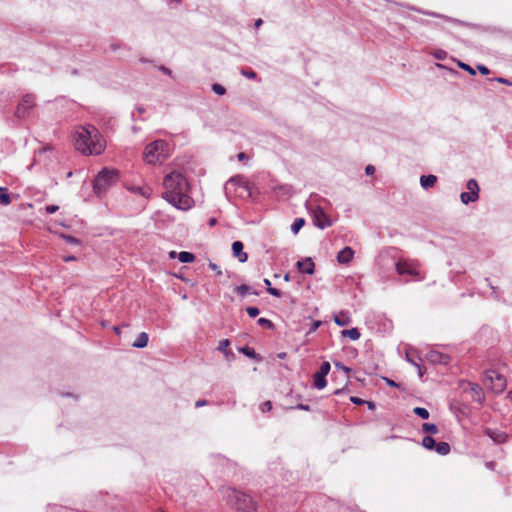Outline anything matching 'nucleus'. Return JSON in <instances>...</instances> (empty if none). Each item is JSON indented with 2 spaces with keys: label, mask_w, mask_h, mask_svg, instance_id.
Returning <instances> with one entry per match:
<instances>
[{
  "label": "nucleus",
  "mask_w": 512,
  "mask_h": 512,
  "mask_svg": "<svg viewBox=\"0 0 512 512\" xmlns=\"http://www.w3.org/2000/svg\"><path fill=\"white\" fill-rule=\"evenodd\" d=\"M330 369H331L330 363L328 361H324L321 364L319 371H317V372L327 376L328 373L330 372Z\"/></svg>",
  "instance_id": "f704fd0d"
},
{
  "label": "nucleus",
  "mask_w": 512,
  "mask_h": 512,
  "mask_svg": "<svg viewBox=\"0 0 512 512\" xmlns=\"http://www.w3.org/2000/svg\"><path fill=\"white\" fill-rule=\"evenodd\" d=\"M364 404L367 405L369 410H375V408H376V404L372 401H366Z\"/></svg>",
  "instance_id": "680f3d73"
},
{
  "label": "nucleus",
  "mask_w": 512,
  "mask_h": 512,
  "mask_svg": "<svg viewBox=\"0 0 512 512\" xmlns=\"http://www.w3.org/2000/svg\"><path fill=\"white\" fill-rule=\"evenodd\" d=\"M235 290L237 291V293L239 295L244 296L245 294L250 292V286H248L246 284H242V285L237 286Z\"/></svg>",
  "instance_id": "4c0bfd02"
},
{
  "label": "nucleus",
  "mask_w": 512,
  "mask_h": 512,
  "mask_svg": "<svg viewBox=\"0 0 512 512\" xmlns=\"http://www.w3.org/2000/svg\"><path fill=\"white\" fill-rule=\"evenodd\" d=\"M385 380H386V383H387L389 386H391V387H399V384H398V383H396L394 380L389 379V378H385Z\"/></svg>",
  "instance_id": "bf43d9fd"
},
{
  "label": "nucleus",
  "mask_w": 512,
  "mask_h": 512,
  "mask_svg": "<svg viewBox=\"0 0 512 512\" xmlns=\"http://www.w3.org/2000/svg\"><path fill=\"white\" fill-rule=\"evenodd\" d=\"M428 360L434 364L448 365L450 363V356L438 351H431L428 353Z\"/></svg>",
  "instance_id": "9d476101"
},
{
  "label": "nucleus",
  "mask_w": 512,
  "mask_h": 512,
  "mask_svg": "<svg viewBox=\"0 0 512 512\" xmlns=\"http://www.w3.org/2000/svg\"><path fill=\"white\" fill-rule=\"evenodd\" d=\"M413 412L415 415H417L418 417H420L422 419H428L430 416L429 411L424 407H415L413 409Z\"/></svg>",
  "instance_id": "7c9ffc66"
},
{
  "label": "nucleus",
  "mask_w": 512,
  "mask_h": 512,
  "mask_svg": "<svg viewBox=\"0 0 512 512\" xmlns=\"http://www.w3.org/2000/svg\"><path fill=\"white\" fill-rule=\"evenodd\" d=\"M477 69L479 70V72L483 75H488L490 73V70L487 66L485 65H478L477 66Z\"/></svg>",
  "instance_id": "603ef678"
},
{
  "label": "nucleus",
  "mask_w": 512,
  "mask_h": 512,
  "mask_svg": "<svg viewBox=\"0 0 512 512\" xmlns=\"http://www.w3.org/2000/svg\"><path fill=\"white\" fill-rule=\"evenodd\" d=\"M493 375H495L497 380L496 389L498 391H502L506 385L505 378L502 375L497 374L496 371H490L488 377L493 380Z\"/></svg>",
  "instance_id": "412c9836"
},
{
  "label": "nucleus",
  "mask_w": 512,
  "mask_h": 512,
  "mask_svg": "<svg viewBox=\"0 0 512 512\" xmlns=\"http://www.w3.org/2000/svg\"><path fill=\"white\" fill-rule=\"evenodd\" d=\"M273 191L277 197H289L293 192V188L289 184H282L275 186Z\"/></svg>",
  "instance_id": "f3484780"
},
{
  "label": "nucleus",
  "mask_w": 512,
  "mask_h": 512,
  "mask_svg": "<svg viewBox=\"0 0 512 512\" xmlns=\"http://www.w3.org/2000/svg\"><path fill=\"white\" fill-rule=\"evenodd\" d=\"M326 385H327L326 376L321 373L316 372L314 374V383H313L314 388L317 390H322L326 387Z\"/></svg>",
  "instance_id": "aec40b11"
},
{
  "label": "nucleus",
  "mask_w": 512,
  "mask_h": 512,
  "mask_svg": "<svg viewBox=\"0 0 512 512\" xmlns=\"http://www.w3.org/2000/svg\"><path fill=\"white\" fill-rule=\"evenodd\" d=\"M350 401L355 405H363L366 402V400H363L356 396H351Z\"/></svg>",
  "instance_id": "09e8293b"
},
{
  "label": "nucleus",
  "mask_w": 512,
  "mask_h": 512,
  "mask_svg": "<svg viewBox=\"0 0 512 512\" xmlns=\"http://www.w3.org/2000/svg\"><path fill=\"white\" fill-rule=\"evenodd\" d=\"M163 186V199L177 209L186 210L190 208L192 202L188 195L190 186L183 174L175 171L169 173L164 178Z\"/></svg>",
  "instance_id": "f257e3e1"
},
{
  "label": "nucleus",
  "mask_w": 512,
  "mask_h": 512,
  "mask_svg": "<svg viewBox=\"0 0 512 512\" xmlns=\"http://www.w3.org/2000/svg\"><path fill=\"white\" fill-rule=\"evenodd\" d=\"M159 70L162 71L164 74H166L168 76H172V70L167 68V67H165V66H160Z\"/></svg>",
  "instance_id": "6e6d98bb"
},
{
  "label": "nucleus",
  "mask_w": 512,
  "mask_h": 512,
  "mask_svg": "<svg viewBox=\"0 0 512 512\" xmlns=\"http://www.w3.org/2000/svg\"><path fill=\"white\" fill-rule=\"evenodd\" d=\"M437 182V177L433 174L422 175L420 177V185L423 189L427 190L432 188Z\"/></svg>",
  "instance_id": "a211bd4d"
},
{
  "label": "nucleus",
  "mask_w": 512,
  "mask_h": 512,
  "mask_svg": "<svg viewBox=\"0 0 512 512\" xmlns=\"http://www.w3.org/2000/svg\"><path fill=\"white\" fill-rule=\"evenodd\" d=\"M396 271L399 275L419 276L418 264L411 261H398Z\"/></svg>",
  "instance_id": "6e6552de"
},
{
  "label": "nucleus",
  "mask_w": 512,
  "mask_h": 512,
  "mask_svg": "<svg viewBox=\"0 0 512 512\" xmlns=\"http://www.w3.org/2000/svg\"><path fill=\"white\" fill-rule=\"evenodd\" d=\"M137 191L144 197H149L151 194V189L149 187H139L137 188Z\"/></svg>",
  "instance_id": "37998d69"
},
{
  "label": "nucleus",
  "mask_w": 512,
  "mask_h": 512,
  "mask_svg": "<svg viewBox=\"0 0 512 512\" xmlns=\"http://www.w3.org/2000/svg\"><path fill=\"white\" fill-rule=\"evenodd\" d=\"M229 344H230V342H229L228 339L220 340L219 343H218V346H217V350L220 351V352L225 353L226 355H228V353H229V350H228Z\"/></svg>",
  "instance_id": "2f4dec72"
},
{
  "label": "nucleus",
  "mask_w": 512,
  "mask_h": 512,
  "mask_svg": "<svg viewBox=\"0 0 512 512\" xmlns=\"http://www.w3.org/2000/svg\"><path fill=\"white\" fill-rule=\"evenodd\" d=\"M240 352L249 358H256L257 356L255 350L247 346L240 348Z\"/></svg>",
  "instance_id": "72a5a7b5"
},
{
  "label": "nucleus",
  "mask_w": 512,
  "mask_h": 512,
  "mask_svg": "<svg viewBox=\"0 0 512 512\" xmlns=\"http://www.w3.org/2000/svg\"><path fill=\"white\" fill-rule=\"evenodd\" d=\"M333 320L336 325L344 327L351 323V316L348 311L341 310L333 315Z\"/></svg>",
  "instance_id": "2eb2a0df"
},
{
  "label": "nucleus",
  "mask_w": 512,
  "mask_h": 512,
  "mask_svg": "<svg viewBox=\"0 0 512 512\" xmlns=\"http://www.w3.org/2000/svg\"><path fill=\"white\" fill-rule=\"evenodd\" d=\"M257 324L259 326L267 328V329H273L274 328L273 322L271 320L267 319V318H259L257 320Z\"/></svg>",
  "instance_id": "473e14b6"
},
{
  "label": "nucleus",
  "mask_w": 512,
  "mask_h": 512,
  "mask_svg": "<svg viewBox=\"0 0 512 512\" xmlns=\"http://www.w3.org/2000/svg\"><path fill=\"white\" fill-rule=\"evenodd\" d=\"M485 435L493 440L494 443L502 444L507 440V434L500 430H495L491 428H486L484 430Z\"/></svg>",
  "instance_id": "9b49d317"
},
{
  "label": "nucleus",
  "mask_w": 512,
  "mask_h": 512,
  "mask_svg": "<svg viewBox=\"0 0 512 512\" xmlns=\"http://www.w3.org/2000/svg\"><path fill=\"white\" fill-rule=\"evenodd\" d=\"M244 245L241 241H234L232 243V252L234 257L238 259L239 262L244 263L248 260V255L243 251Z\"/></svg>",
  "instance_id": "f8f14e48"
},
{
  "label": "nucleus",
  "mask_w": 512,
  "mask_h": 512,
  "mask_svg": "<svg viewBox=\"0 0 512 512\" xmlns=\"http://www.w3.org/2000/svg\"><path fill=\"white\" fill-rule=\"evenodd\" d=\"M375 172V167L373 165H367L365 168V173L367 175H372Z\"/></svg>",
  "instance_id": "5fc2aeb1"
},
{
  "label": "nucleus",
  "mask_w": 512,
  "mask_h": 512,
  "mask_svg": "<svg viewBox=\"0 0 512 512\" xmlns=\"http://www.w3.org/2000/svg\"><path fill=\"white\" fill-rule=\"evenodd\" d=\"M149 341V336L146 332H141L136 340L132 343V347L134 348H144L147 346Z\"/></svg>",
  "instance_id": "6ab92c4d"
},
{
  "label": "nucleus",
  "mask_w": 512,
  "mask_h": 512,
  "mask_svg": "<svg viewBox=\"0 0 512 512\" xmlns=\"http://www.w3.org/2000/svg\"><path fill=\"white\" fill-rule=\"evenodd\" d=\"M237 157H238V160H239V161H243V160H245V159L247 158V155H246L244 152H240V153L237 155Z\"/></svg>",
  "instance_id": "e2e57ef3"
},
{
  "label": "nucleus",
  "mask_w": 512,
  "mask_h": 512,
  "mask_svg": "<svg viewBox=\"0 0 512 512\" xmlns=\"http://www.w3.org/2000/svg\"><path fill=\"white\" fill-rule=\"evenodd\" d=\"M212 91L217 95H224L226 89L221 84L215 83L212 85Z\"/></svg>",
  "instance_id": "c9c22d12"
},
{
  "label": "nucleus",
  "mask_w": 512,
  "mask_h": 512,
  "mask_svg": "<svg viewBox=\"0 0 512 512\" xmlns=\"http://www.w3.org/2000/svg\"><path fill=\"white\" fill-rule=\"evenodd\" d=\"M450 444L447 443V442H436V445H435V448L434 450L436 451V453H438L439 455H447L449 452H450Z\"/></svg>",
  "instance_id": "5701e85b"
},
{
  "label": "nucleus",
  "mask_w": 512,
  "mask_h": 512,
  "mask_svg": "<svg viewBox=\"0 0 512 512\" xmlns=\"http://www.w3.org/2000/svg\"><path fill=\"white\" fill-rule=\"evenodd\" d=\"M468 192H462L460 194V200L463 204L467 205L471 202H476L479 199L480 187L476 179L471 178L466 183Z\"/></svg>",
  "instance_id": "423d86ee"
},
{
  "label": "nucleus",
  "mask_w": 512,
  "mask_h": 512,
  "mask_svg": "<svg viewBox=\"0 0 512 512\" xmlns=\"http://www.w3.org/2000/svg\"><path fill=\"white\" fill-rule=\"evenodd\" d=\"M170 157L168 142L162 139L155 140L146 145L143 159L149 165L162 164Z\"/></svg>",
  "instance_id": "7ed1b4c3"
},
{
  "label": "nucleus",
  "mask_w": 512,
  "mask_h": 512,
  "mask_svg": "<svg viewBox=\"0 0 512 512\" xmlns=\"http://www.w3.org/2000/svg\"><path fill=\"white\" fill-rule=\"evenodd\" d=\"M305 220L303 218H296L291 225L292 233L296 234L304 226Z\"/></svg>",
  "instance_id": "c756f323"
},
{
  "label": "nucleus",
  "mask_w": 512,
  "mask_h": 512,
  "mask_svg": "<svg viewBox=\"0 0 512 512\" xmlns=\"http://www.w3.org/2000/svg\"><path fill=\"white\" fill-rule=\"evenodd\" d=\"M417 368V372H418V375L419 377H422L425 373V369L423 368V366L421 365V363H418V366H415Z\"/></svg>",
  "instance_id": "4d7b16f0"
},
{
  "label": "nucleus",
  "mask_w": 512,
  "mask_h": 512,
  "mask_svg": "<svg viewBox=\"0 0 512 512\" xmlns=\"http://www.w3.org/2000/svg\"><path fill=\"white\" fill-rule=\"evenodd\" d=\"M422 430L431 435L437 434L439 431L437 425L434 423H423Z\"/></svg>",
  "instance_id": "c85d7f7f"
},
{
  "label": "nucleus",
  "mask_w": 512,
  "mask_h": 512,
  "mask_svg": "<svg viewBox=\"0 0 512 512\" xmlns=\"http://www.w3.org/2000/svg\"><path fill=\"white\" fill-rule=\"evenodd\" d=\"M469 392L471 394L472 399L477 403H483L485 400V396L483 393V389L480 385L475 383H469Z\"/></svg>",
  "instance_id": "4468645a"
},
{
  "label": "nucleus",
  "mask_w": 512,
  "mask_h": 512,
  "mask_svg": "<svg viewBox=\"0 0 512 512\" xmlns=\"http://www.w3.org/2000/svg\"><path fill=\"white\" fill-rule=\"evenodd\" d=\"M335 367H336V369L342 370L345 373H349L351 371V369L349 367L345 366L341 362H335Z\"/></svg>",
  "instance_id": "c03bdc74"
},
{
  "label": "nucleus",
  "mask_w": 512,
  "mask_h": 512,
  "mask_svg": "<svg viewBox=\"0 0 512 512\" xmlns=\"http://www.w3.org/2000/svg\"><path fill=\"white\" fill-rule=\"evenodd\" d=\"M178 259L182 263H191L194 261L195 256L191 252L182 251L178 254Z\"/></svg>",
  "instance_id": "393cba45"
},
{
  "label": "nucleus",
  "mask_w": 512,
  "mask_h": 512,
  "mask_svg": "<svg viewBox=\"0 0 512 512\" xmlns=\"http://www.w3.org/2000/svg\"><path fill=\"white\" fill-rule=\"evenodd\" d=\"M34 104L35 96L33 94L24 95L16 107L15 116L20 119L24 118L29 110L34 107Z\"/></svg>",
  "instance_id": "0eeeda50"
},
{
  "label": "nucleus",
  "mask_w": 512,
  "mask_h": 512,
  "mask_svg": "<svg viewBox=\"0 0 512 512\" xmlns=\"http://www.w3.org/2000/svg\"><path fill=\"white\" fill-rule=\"evenodd\" d=\"M11 203V197L8 192V189L6 187L2 188V191H0V204L7 206Z\"/></svg>",
  "instance_id": "bb28decb"
},
{
  "label": "nucleus",
  "mask_w": 512,
  "mask_h": 512,
  "mask_svg": "<svg viewBox=\"0 0 512 512\" xmlns=\"http://www.w3.org/2000/svg\"><path fill=\"white\" fill-rule=\"evenodd\" d=\"M433 56L438 60H444L447 57V52L439 49L433 53Z\"/></svg>",
  "instance_id": "79ce46f5"
},
{
  "label": "nucleus",
  "mask_w": 512,
  "mask_h": 512,
  "mask_svg": "<svg viewBox=\"0 0 512 512\" xmlns=\"http://www.w3.org/2000/svg\"><path fill=\"white\" fill-rule=\"evenodd\" d=\"M119 180L118 172L115 169L103 168L96 175L93 182L94 193L98 196L105 193L110 187Z\"/></svg>",
  "instance_id": "39448f33"
},
{
  "label": "nucleus",
  "mask_w": 512,
  "mask_h": 512,
  "mask_svg": "<svg viewBox=\"0 0 512 512\" xmlns=\"http://www.w3.org/2000/svg\"><path fill=\"white\" fill-rule=\"evenodd\" d=\"M66 240H67V242L72 243V244H78L79 243V240L77 238H75V237H72V236L66 237Z\"/></svg>",
  "instance_id": "052dcab7"
},
{
  "label": "nucleus",
  "mask_w": 512,
  "mask_h": 512,
  "mask_svg": "<svg viewBox=\"0 0 512 512\" xmlns=\"http://www.w3.org/2000/svg\"><path fill=\"white\" fill-rule=\"evenodd\" d=\"M63 260H64L65 262L74 261V260H76V257H75V256H73V255H69V256H65V257L63 258Z\"/></svg>",
  "instance_id": "0e129e2a"
},
{
  "label": "nucleus",
  "mask_w": 512,
  "mask_h": 512,
  "mask_svg": "<svg viewBox=\"0 0 512 512\" xmlns=\"http://www.w3.org/2000/svg\"><path fill=\"white\" fill-rule=\"evenodd\" d=\"M241 74L248 78V79H256L257 78V73L253 70H246V69H243L241 71Z\"/></svg>",
  "instance_id": "58836bf2"
},
{
  "label": "nucleus",
  "mask_w": 512,
  "mask_h": 512,
  "mask_svg": "<svg viewBox=\"0 0 512 512\" xmlns=\"http://www.w3.org/2000/svg\"><path fill=\"white\" fill-rule=\"evenodd\" d=\"M409 9H411L413 11H416L418 13H421L423 15H428V16H432V17H436V18H442V19H445L447 21H451L452 20L450 17L444 16L442 14H439V13H436V12H431V11H426V10H422V9H418V8H416L414 6L409 7Z\"/></svg>",
  "instance_id": "b1692460"
},
{
  "label": "nucleus",
  "mask_w": 512,
  "mask_h": 512,
  "mask_svg": "<svg viewBox=\"0 0 512 512\" xmlns=\"http://www.w3.org/2000/svg\"><path fill=\"white\" fill-rule=\"evenodd\" d=\"M422 445H423L424 448H426L428 450H434L435 445H436V441H435V439L432 436L427 435V436L423 437Z\"/></svg>",
  "instance_id": "a878e982"
},
{
  "label": "nucleus",
  "mask_w": 512,
  "mask_h": 512,
  "mask_svg": "<svg viewBox=\"0 0 512 512\" xmlns=\"http://www.w3.org/2000/svg\"><path fill=\"white\" fill-rule=\"evenodd\" d=\"M354 256V251L351 247L346 246L338 252L337 261L340 264H348Z\"/></svg>",
  "instance_id": "dca6fc26"
},
{
  "label": "nucleus",
  "mask_w": 512,
  "mask_h": 512,
  "mask_svg": "<svg viewBox=\"0 0 512 512\" xmlns=\"http://www.w3.org/2000/svg\"><path fill=\"white\" fill-rule=\"evenodd\" d=\"M296 266L301 273L312 275L314 273L315 264L311 258H305L297 261Z\"/></svg>",
  "instance_id": "ddd939ff"
},
{
  "label": "nucleus",
  "mask_w": 512,
  "mask_h": 512,
  "mask_svg": "<svg viewBox=\"0 0 512 512\" xmlns=\"http://www.w3.org/2000/svg\"><path fill=\"white\" fill-rule=\"evenodd\" d=\"M272 402L271 401H265L263 402L261 405H260V410L263 412V413H266V412H269L271 411L272 409Z\"/></svg>",
  "instance_id": "a19ab883"
},
{
  "label": "nucleus",
  "mask_w": 512,
  "mask_h": 512,
  "mask_svg": "<svg viewBox=\"0 0 512 512\" xmlns=\"http://www.w3.org/2000/svg\"><path fill=\"white\" fill-rule=\"evenodd\" d=\"M495 81L499 82V83H502V84H505V85H508V86H512V81H510L509 79L507 78H503V77H496L494 78Z\"/></svg>",
  "instance_id": "8fccbe9b"
},
{
  "label": "nucleus",
  "mask_w": 512,
  "mask_h": 512,
  "mask_svg": "<svg viewBox=\"0 0 512 512\" xmlns=\"http://www.w3.org/2000/svg\"><path fill=\"white\" fill-rule=\"evenodd\" d=\"M209 268L212 269L213 271H215L217 276H221L222 275V271L220 270L218 265H216L215 263L210 262L209 263Z\"/></svg>",
  "instance_id": "3c124183"
},
{
  "label": "nucleus",
  "mask_w": 512,
  "mask_h": 512,
  "mask_svg": "<svg viewBox=\"0 0 512 512\" xmlns=\"http://www.w3.org/2000/svg\"><path fill=\"white\" fill-rule=\"evenodd\" d=\"M45 210L48 214H54L55 212H57L59 210V206L57 205H47L45 207Z\"/></svg>",
  "instance_id": "49530a36"
},
{
  "label": "nucleus",
  "mask_w": 512,
  "mask_h": 512,
  "mask_svg": "<svg viewBox=\"0 0 512 512\" xmlns=\"http://www.w3.org/2000/svg\"><path fill=\"white\" fill-rule=\"evenodd\" d=\"M207 403L208 402L206 400L200 399V400L196 401L195 407L196 408L203 407V406L207 405Z\"/></svg>",
  "instance_id": "13d9d810"
},
{
  "label": "nucleus",
  "mask_w": 512,
  "mask_h": 512,
  "mask_svg": "<svg viewBox=\"0 0 512 512\" xmlns=\"http://www.w3.org/2000/svg\"><path fill=\"white\" fill-rule=\"evenodd\" d=\"M246 312L251 318H255L259 315L260 310L257 307L249 306L246 308Z\"/></svg>",
  "instance_id": "e433bc0d"
},
{
  "label": "nucleus",
  "mask_w": 512,
  "mask_h": 512,
  "mask_svg": "<svg viewBox=\"0 0 512 512\" xmlns=\"http://www.w3.org/2000/svg\"><path fill=\"white\" fill-rule=\"evenodd\" d=\"M222 492L227 503L235 509L244 512H253L256 510V503L250 495L230 487L223 489Z\"/></svg>",
  "instance_id": "20e7f679"
},
{
  "label": "nucleus",
  "mask_w": 512,
  "mask_h": 512,
  "mask_svg": "<svg viewBox=\"0 0 512 512\" xmlns=\"http://www.w3.org/2000/svg\"><path fill=\"white\" fill-rule=\"evenodd\" d=\"M485 281L489 284L490 288L492 289V293L493 294H496V290L497 288L494 287L490 282H489V279L488 278H485Z\"/></svg>",
  "instance_id": "69168bd1"
},
{
  "label": "nucleus",
  "mask_w": 512,
  "mask_h": 512,
  "mask_svg": "<svg viewBox=\"0 0 512 512\" xmlns=\"http://www.w3.org/2000/svg\"><path fill=\"white\" fill-rule=\"evenodd\" d=\"M458 66L462 68L463 70L467 71L470 75H475V70L468 64L463 62H458Z\"/></svg>",
  "instance_id": "ea45409f"
},
{
  "label": "nucleus",
  "mask_w": 512,
  "mask_h": 512,
  "mask_svg": "<svg viewBox=\"0 0 512 512\" xmlns=\"http://www.w3.org/2000/svg\"><path fill=\"white\" fill-rule=\"evenodd\" d=\"M264 284H265V286H266V289H267L268 287H272V286H271V281H270L269 279H267V278H266V279H264Z\"/></svg>",
  "instance_id": "338daca9"
},
{
  "label": "nucleus",
  "mask_w": 512,
  "mask_h": 512,
  "mask_svg": "<svg viewBox=\"0 0 512 512\" xmlns=\"http://www.w3.org/2000/svg\"><path fill=\"white\" fill-rule=\"evenodd\" d=\"M342 337H348L352 341H356L360 338L361 334L357 328H351L341 331Z\"/></svg>",
  "instance_id": "4be33fe9"
},
{
  "label": "nucleus",
  "mask_w": 512,
  "mask_h": 512,
  "mask_svg": "<svg viewBox=\"0 0 512 512\" xmlns=\"http://www.w3.org/2000/svg\"><path fill=\"white\" fill-rule=\"evenodd\" d=\"M313 221H314V225L320 229H325L332 225L331 220L327 217V215L321 208L315 209Z\"/></svg>",
  "instance_id": "1a4fd4ad"
},
{
  "label": "nucleus",
  "mask_w": 512,
  "mask_h": 512,
  "mask_svg": "<svg viewBox=\"0 0 512 512\" xmlns=\"http://www.w3.org/2000/svg\"><path fill=\"white\" fill-rule=\"evenodd\" d=\"M262 22H263V21H262V19H258V20H256V22H255V27H256V28H259V27L262 25Z\"/></svg>",
  "instance_id": "774afa93"
},
{
  "label": "nucleus",
  "mask_w": 512,
  "mask_h": 512,
  "mask_svg": "<svg viewBox=\"0 0 512 512\" xmlns=\"http://www.w3.org/2000/svg\"><path fill=\"white\" fill-rule=\"evenodd\" d=\"M74 140L75 148L84 155H100L105 149V141L93 125L79 127Z\"/></svg>",
  "instance_id": "f03ea898"
},
{
  "label": "nucleus",
  "mask_w": 512,
  "mask_h": 512,
  "mask_svg": "<svg viewBox=\"0 0 512 512\" xmlns=\"http://www.w3.org/2000/svg\"><path fill=\"white\" fill-rule=\"evenodd\" d=\"M267 292L274 296V297H280L281 296V292L280 290L276 289V288H273V287H268L267 288Z\"/></svg>",
  "instance_id": "de8ad7c7"
},
{
  "label": "nucleus",
  "mask_w": 512,
  "mask_h": 512,
  "mask_svg": "<svg viewBox=\"0 0 512 512\" xmlns=\"http://www.w3.org/2000/svg\"><path fill=\"white\" fill-rule=\"evenodd\" d=\"M322 322L320 320L313 321L310 328L309 333L315 332L320 326Z\"/></svg>",
  "instance_id": "a18cd8bd"
},
{
  "label": "nucleus",
  "mask_w": 512,
  "mask_h": 512,
  "mask_svg": "<svg viewBox=\"0 0 512 512\" xmlns=\"http://www.w3.org/2000/svg\"><path fill=\"white\" fill-rule=\"evenodd\" d=\"M406 359L414 367L418 366V363H421L422 361L421 358L415 352H407Z\"/></svg>",
  "instance_id": "cd10ccee"
},
{
  "label": "nucleus",
  "mask_w": 512,
  "mask_h": 512,
  "mask_svg": "<svg viewBox=\"0 0 512 512\" xmlns=\"http://www.w3.org/2000/svg\"><path fill=\"white\" fill-rule=\"evenodd\" d=\"M294 409H299V410H304V411H309L310 410V406L307 405V404H302V403H299L297 404L295 407H293Z\"/></svg>",
  "instance_id": "864d4df0"
}]
</instances>
